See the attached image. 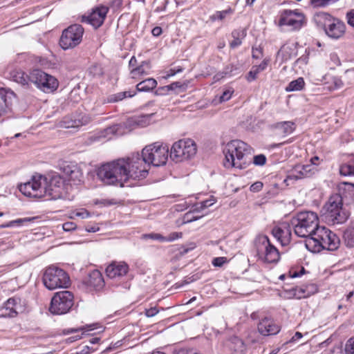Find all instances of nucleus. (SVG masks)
I'll list each match as a JSON object with an SVG mask.
<instances>
[{
  "instance_id": "obj_1",
  "label": "nucleus",
  "mask_w": 354,
  "mask_h": 354,
  "mask_svg": "<svg viewBox=\"0 0 354 354\" xmlns=\"http://www.w3.org/2000/svg\"><path fill=\"white\" fill-rule=\"evenodd\" d=\"M132 157L120 158L103 164L98 168L97 177L106 185L123 184L129 179L138 180L145 178V171H137L133 165Z\"/></svg>"
},
{
  "instance_id": "obj_2",
  "label": "nucleus",
  "mask_w": 354,
  "mask_h": 354,
  "mask_svg": "<svg viewBox=\"0 0 354 354\" xmlns=\"http://www.w3.org/2000/svg\"><path fill=\"white\" fill-rule=\"evenodd\" d=\"M64 181L59 175H53L49 180L41 175L34 176L32 179L19 186L25 196L33 198L48 196V199L60 198L64 193Z\"/></svg>"
},
{
  "instance_id": "obj_3",
  "label": "nucleus",
  "mask_w": 354,
  "mask_h": 354,
  "mask_svg": "<svg viewBox=\"0 0 354 354\" xmlns=\"http://www.w3.org/2000/svg\"><path fill=\"white\" fill-rule=\"evenodd\" d=\"M133 165L137 171H145V178L148 174L146 165L155 167L165 165L169 157V147L167 145L156 142L146 146L142 151V155L133 154Z\"/></svg>"
},
{
  "instance_id": "obj_4",
  "label": "nucleus",
  "mask_w": 354,
  "mask_h": 354,
  "mask_svg": "<svg viewBox=\"0 0 354 354\" xmlns=\"http://www.w3.org/2000/svg\"><path fill=\"white\" fill-rule=\"evenodd\" d=\"M223 165L226 168H245L250 162L252 148L240 140L229 142L223 148Z\"/></svg>"
},
{
  "instance_id": "obj_5",
  "label": "nucleus",
  "mask_w": 354,
  "mask_h": 354,
  "mask_svg": "<svg viewBox=\"0 0 354 354\" xmlns=\"http://www.w3.org/2000/svg\"><path fill=\"white\" fill-rule=\"evenodd\" d=\"M339 244L338 236L325 227H319L312 236L305 240L306 248L312 252H319L322 250L334 251Z\"/></svg>"
},
{
  "instance_id": "obj_6",
  "label": "nucleus",
  "mask_w": 354,
  "mask_h": 354,
  "mask_svg": "<svg viewBox=\"0 0 354 354\" xmlns=\"http://www.w3.org/2000/svg\"><path fill=\"white\" fill-rule=\"evenodd\" d=\"M295 234L302 238L308 239L318 230V217L313 212H301L298 213L291 220Z\"/></svg>"
},
{
  "instance_id": "obj_7",
  "label": "nucleus",
  "mask_w": 354,
  "mask_h": 354,
  "mask_svg": "<svg viewBox=\"0 0 354 354\" xmlns=\"http://www.w3.org/2000/svg\"><path fill=\"white\" fill-rule=\"evenodd\" d=\"M343 201L339 194H333L322 209L325 218L333 224H341L346 222L348 214L342 209Z\"/></svg>"
},
{
  "instance_id": "obj_8",
  "label": "nucleus",
  "mask_w": 354,
  "mask_h": 354,
  "mask_svg": "<svg viewBox=\"0 0 354 354\" xmlns=\"http://www.w3.org/2000/svg\"><path fill=\"white\" fill-rule=\"evenodd\" d=\"M255 246L259 259L266 263H277L280 259L279 250L271 244L268 237L260 234L255 239Z\"/></svg>"
},
{
  "instance_id": "obj_9",
  "label": "nucleus",
  "mask_w": 354,
  "mask_h": 354,
  "mask_svg": "<svg viewBox=\"0 0 354 354\" xmlns=\"http://www.w3.org/2000/svg\"><path fill=\"white\" fill-rule=\"evenodd\" d=\"M44 286L49 290L67 288L70 285L68 275L62 269L50 266L46 268L43 275Z\"/></svg>"
},
{
  "instance_id": "obj_10",
  "label": "nucleus",
  "mask_w": 354,
  "mask_h": 354,
  "mask_svg": "<svg viewBox=\"0 0 354 354\" xmlns=\"http://www.w3.org/2000/svg\"><path fill=\"white\" fill-rule=\"evenodd\" d=\"M196 145L190 140H180L174 142L170 151V158L179 162L194 157L196 153Z\"/></svg>"
},
{
  "instance_id": "obj_11",
  "label": "nucleus",
  "mask_w": 354,
  "mask_h": 354,
  "mask_svg": "<svg viewBox=\"0 0 354 354\" xmlns=\"http://www.w3.org/2000/svg\"><path fill=\"white\" fill-rule=\"evenodd\" d=\"M84 34V28L80 24H73L65 29L59 39V45L64 50L73 48L78 46Z\"/></svg>"
},
{
  "instance_id": "obj_12",
  "label": "nucleus",
  "mask_w": 354,
  "mask_h": 354,
  "mask_svg": "<svg viewBox=\"0 0 354 354\" xmlns=\"http://www.w3.org/2000/svg\"><path fill=\"white\" fill-rule=\"evenodd\" d=\"M73 304V294L67 290L61 291L53 297L49 310L53 314H65L69 311Z\"/></svg>"
},
{
  "instance_id": "obj_13",
  "label": "nucleus",
  "mask_w": 354,
  "mask_h": 354,
  "mask_svg": "<svg viewBox=\"0 0 354 354\" xmlns=\"http://www.w3.org/2000/svg\"><path fill=\"white\" fill-rule=\"evenodd\" d=\"M305 23V17L298 10H283L280 12L278 25L288 26L290 30H299Z\"/></svg>"
},
{
  "instance_id": "obj_14",
  "label": "nucleus",
  "mask_w": 354,
  "mask_h": 354,
  "mask_svg": "<svg viewBox=\"0 0 354 354\" xmlns=\"http://www.w3.org/2000/svg\"><path fill=\"white\" fill-rule=\"evenodd\" d=\"M30 82L44 92H51L57 88V80L45 72L35 69L30 74Z\"/></svg>"
},
{
  "instance_id": "obj_15",
  "label": "nucleus",
  "mask_w": 354,
  "mask_h": 354,
  "mask_svg": "<svg viewBox=\"0 0 354 354\" xmlns=\"http://www.w3.org/2000/svg\"><path fill=\"white\" fill-rule=\"evenodd\" d=\"M108 12V7L104 6H97L92 10L88 15H83L82 21L91 24L96 29L103 24Z\"/></svg>"
},
{
  "instance_id": "obj_16",
  "label": "nucleus",
  "mask_w": 354,
  "mask_h": 354,
  "mask_svg": "<svg viewBox=\"0 0 354 354\" xmlns=\"http://www.w3.org/2000/svg\"><path fill=\"white\" fill-rule=\"evenodd\" d=\"M24 306L19 297H12L8 299L5 303L3 307L1 309V317H15L19 313H23Z\"/></svg>"
},
{
  "instance_id": "obj_17",
  "label": "nucleus",
  "mask_w": 354,
  "mask_h": 354,
  "mask_svg": "<svg viewBox=\"0 0 354 354\" xmlns=\"http://www.w3.org/2000/svg\"><path fill=\"white\" fill-rule=\"evenodd\" d=\"M84 283L91 290L99 291L104 288V280L102 273L97 270H94L89 273Z\"/></svg>"
},
{
  "instance_id": "obj_18",
  "label": "nucleus",
  "mask_w": 354,
  "mask_h": 354,
  "mask_svg": "<svg viewBox=\"0 0 354 354\" xmlns=\"http://www.w3.org/2000/svg\"><path fill=\"white\" fill-rule=\"evenodd\" d=\"M129 266L124 262H113L107 266L106 273L110 279L120 278L127 274Z\"/></svg>"
},
{
  "instance_id": "obj_19",
  "label": "nucleus",
  "mask_w": 354,
  "mask_h": 354,
  "mask_svg": "<svg viewBox=\"0 0 354 354\" xmlns=\"http://www.w3.org/2000/svg\"><path fill=\"white\" fill-rule=\"evenodd\" d=\"M310 165H298L293 167L286 180H299L310 177L314 171Z\"/></svg>"
},
{
  "instance_id": "obj_20",
  "label": "nucleus",
  "mask_w": 354,
  "mask_h": 354,
  "mask_svg": "<svg viewBox=\"0 0 354 354\" xmlns=\"http://www.w3.org/2000/svg\"><path fill=\"white\" fill-rule=\"evenodd\" d=\"M0 116L11 110L12 100L15 97L13 91L6 88H0Z\"/></svg>"
},
{
  "instance_id": "obj_21",
  "label": "nucleus",
  "mask_w": 354,
  "mask_h": 354,
  "mask_svg": "<svg viewBox=\"0 0 354 354\" xmlns=\"http://www.w3.org/2000/svg\"><path fill=\"white\" fill-rule=\"evenodd\" d=\"M64 174L68 180L77 183L82 181L83 173L82 169L77 165L67 164L62 167Z\"/></svg>"
},
{
  "instance_id": "obj_22",
  "label": "nucleus",
  "mask_w": 354,
  "mask_h": 354,
  "mask_svg": "<svg viewBox=\"0 0 354 354\" xmlns=\"http://www.w3.org/2000/svg\"><path fill=\"white\" fill-rule=\"evenodd\" d=\"M258 330L263 335H272L277 334L280 328L272 319L264 318L259 322Z\"/></svg>"
},
{
  "instance_id": "obj_23",
  "label": "nucleus",
  "mask_w": 354,
  "mask_h": 354,
  "mask_svg": "<svg viewBox=\"0 0 354 354\" xmlns=\"http://www.w3.org/2000/svg\"><path fill=\"white\" fill-rule=\"evenodd\" d=\"M272 234L282 245H286L290 241L291 230L289 226H276L272 228Z\"/></svg>"
},
{
  "instance_id": "obj_24",
  "label": "nucleus",
  "mask_w": 354,
  "mask_h": 354,
  "mask_svg": "<svg viewBox=\"0 0 354 354\" xmlns=\"http://www.w3.org/2000/svg\"><path fill=\"white\" fill-rule=\"evenodd\" d=\"M345 28L344 23L335 18L333 21L325 30V32L331 38L338 39L344 35Z\"/></svg>"
},
{
  "instance_id": "obj_25",
  "label": "nucleus",
  "mask_w": 354,
  "mask_h": 354,
  "mask_svg": "<svg viewBox=\"0 0 354 354\" xmlns=\"http://www.w3.org/2000/svg\"><path fill=\"white\" fill-rule=\"evenodd\" d=\"M339 194L342 201L345 200L347 203L354 202V183L343 182L339 185Z\"/></svg>"
},
{
  "instance_id": "obj_26",
  "label": "nucleus",
  "mask_w": 354,
  "mask_h": 354,
  "mask_svg": "<svg viewBox=\"0 0 354 354\" xmlns=\"http://www.w3.org/2000/svg\"><path fill=\"white\" fill-rule=\"evenodd\" d=\"M182 236L181 232H172L169 234L167 236H164L158 233H150V234H145L142 235V239H151L153 240H157L160 242H171L174 241Z\"/></svg>"
},
{
  "instance_id": "obj_27",
  "label": "nucleus",
  "mask_w": 354,
  "mask_h": 354,
  "mask_svg": "<svg viewBox=\"0 0 354 354\" xmlns=\"http://www.w3.org/2000/svg\"><path fill=\"white\" fill-rule=\"evenodd\" d=\"M333 18L330 15L326 12H319L314 16V21L317 26L324 30L329 26Z\"/></svg>"
},
{
  "instance_id": "obj_28",
  "label": "nucleus",
  "mask_w": 354,
  "mask_h": 354,
  "mask_svg": "<svg viewBox=\"0 0 354 354\" xmlns=\"http://www.w3.org/2000/svg\"><path fill=\"white\" fill-rule=\"evenodd\" d=\"M296 55V48L293 45H283L277 53V57H281L282 62H286Z\"/></svg>"
},
{
  "instance_id": "obj_29",
  "label": "nucleus",
  "mask_w": 354,
  "mask_h": 354,
  "mask_svg": "<svg viewBox=\"0 0 354 354\" xmlns=\"http://www.w3.org/2000/svg\"><path fill=\"white\" fill-rule=\"evenodd\" d=\"M289 297L296 298L300 299L302 298L308 297L310 295V292L308 290V286L306 287H292L287 290Z\"/></svg>"
},
{
  "instance_id": "obj_30",
  "label": "nucleus",
  "mask_w": 354,
  "mask_h": 354,
  "mask_svg": "<svg viewBox=\"0 0 354 354\" xmlns=\"http://www.w3.org/2000/svg\"><path fill=\"white\" fill-rule=\"evenodd\" d=\"M10 77L11 80L22 86H28L30 82V75L25 74L20 70H14L10 72Z\"/></svg>"
},
{
  "instance_id": "obj_31",
  "label": "nucleus",
  "mask_w": 354,
  "mask_h": 354,
  "mask_svg": "<svg viewBox=\"0 0 354 354\" xmlns=\"http://www.w3.org/2000/svg\"><path fill=\"white\" fill-rule=\"evenodd\" d=\"M269 61L270 60L268 59H264L259 65L253 66L248 73L246 77L247 80L249 82L254 81L257 79L258 74L267 68Z\"/></svg>"
},
{
  "instance_id": "obj_32",
  "label": "nucleus",
  "mask_w": 354,
  "mask_h": 354,
  "mask_svg": "<svg viewBox=\"0 0 354 354\" xmlns=\"http://www.w3.org/2000/svg\"><path fill=\"white\" fill-rule=\"evenodd\" d=\"M157 86V82L153 78L146 79L136 85V90L139 92H147L153 90Z\"/></svg>"
},
{
  "instance_id": "obj_33",
  "label": "nucleus",
  "mask_w": 354,
  "mask_h": 354,
  "mask_svg": "<svg viewBox=\"0 0 354 354\" xmlns=\"http://www.w3.org/2000/svg\"><path fill=\"white\" fill-rule=\"evenodd\" d=\"M150 68V64L147 61H143L142 63L131 70V75L133 78H136L138 76L147 75V69Z\"/></svg>"
},
{
  "instance_id": "obj_34",
  "label": "nucleus",
  "mask_w": 354,
  "mask_h": 354,
  "mask_svg": "<svg viewBox=\"0 0 354 354\" xmlns=\"http://www.w3.org/2000/svg\"><path fill=\"white\" fill-rule=\"evenodd\" d=\"M339 173L342 176H354V157L348 162L340 165Z\"/></svg>"
},
{
  "instance_id": "obj_35",
  "label": "nucleus",
  "mask_w": 354,
  "mask_h": 354,
  "mask_svg": "<svg viewBox=\"0 0 354 354\" xmlns=\"http://www.w3.org/2000/svg\"><path fill=\"white\" fill-rule=\"evenodd\" d=\"M136 94V91H123L115 94H113L108 97V102H117L122 100L126 97H131Z\"/></svg>"
},
{
  "instance_id": "obj_36",
  "label": "nucleus",
  "mask_w": 354,
  "mask_h": 354,
  "mask_svg": "<svg viewBox=\"0 0 354 354\" xmlns=\"http://www.w3.org/2000/svg\"><path fill=\"white\" fill-rule=\"evenodd\" d=\"M295 124L290 121L279 122L277 124V129L284 135L290 134L295 129Z\"/></svg>"
},
{
  "instance_id": "obj_37",
  "label": "nucleus",
  "mask_w": 354,
  "mask_h": 354,
  "mask_svg": "<svg viewBox=\"0 0 354 354\" xmlns=\"http://www.w3.org/2000/svg\"><path fill=\"white\" fill-rule=\"evenodd\" d=\"M305 82L302 77H299L295 80H293L289 83L286 87V91H298L303 89L304 87Z\"/></svg>"
},
{
  "instance_id": "obj_38",
  "label": "nucleus",
  "mask_w": 354,
  "mask_h": 354,
  "mask_svg": "<svg viewBox=\"0 0 354 354\" xmlns=\"http://www.w3.org/2000/svg\"><path fill=\"white\" fill-rule=\"evenodd\" d=\"M240 69L241 65L239 64H230L224 68L223 74L225 76L236 75L241 72Z\"/></svg>"
},
{
  "instance_id": "obj_39",
  "label": "nucleus",
  "mask_w": 354,
  "mask_h": 354,
  "mask_svg": "<svg viewBox=\"0 0 354 354\" xmlns=\"http://www.w3.org/2000/svg\"><path fill=\"white\" fill-rule=\"evenodd\" d=\"M345 243L348 247H354V225L348 227L344 234Z\"/></svg>"
},
{
  "instance_id": "obj_40",
  "label": "nucleus",
  "mask_w": 354,
  "mask_h": 354,
  "mask_svg": "<svg viewBox=\"0 0 354 354\" xmlns=\"http://www.w3.org/2000/svg\"><path fill=\"white\" fill-rule=\"evenodd\" d=\"M232 36L234 39L230 42V46L231 48H234L241 44L242 41L240 37H244V32L236 30L232 32Z\"/></svg>"
},
{
  "instance_id": "obj_41",
  "label": "nucleus",
  "mask_w": 354,
  "mask_h": 354,
  "mask_svg": "<svg viewBox=\"0 0 354 354\" xmlns=\"http://www.w3.org/2000/svg\"><path fill=\"white\" fill-rule=\"evenodd\" d=\"M153 115V114L151 115H142L138 117H135L133 120V122L139 126L144 127L149 124V119Z\"/></svg>"
},
{
  "instance_id": "obj_42",
  "label": "nucleus",
  "mask_w": 354,
  "mask_h": 354,
  "mask_svg": "<svg viewBox=\"0 0 354 354\" xmlns=\"http://www.w3.org/2000/svg\"><path fill=\"white\" fill-rule=\"evenodd\" d=\"M339 0H310L314 7L323 8L333 4Z\"/></svg>"
},
{
  "instance_id": "obj_43",
  "label": "nucleus",
  "mask_w": 354,
  "mask_h": 354,
  "mask_svg": "<svg viewBox=\"0 0 354 354\" xmlns=\"http://www.w3.org/2000/svg\"><path fill=\"white\" fill-rule=\"evenodd\" d=\"M95 350L96 348L93 346H90L87 344H82L77 348L76 354H89Z\"/></svg>"
},
{
  "instance_id": "obj_44",
  "label": "nucleus",
  "mask_w": 354,
  "mask_h": 354,
  "mask_svg": "<svg viewBox=\"0 0 354 354\" xmlns=\"http://www.w3.org/2000/svg\"><path fill=\"white\" fill-rule=\"evenodd\" d=\"M215 201H216L214 198L203 201L197 205L196 209L198 211L203 210V209L212 205L215 203Z\"/></svg>"
},
{
  "instance_id": "obj_45",
  "label": "nucleus",
  "mask_w": 354,
  "mask_h": 354,
  "mask_svg": "<svg viewBox=\"0 0 354 354\" xmlns=\"http://www.w3.org/2000/svg\"><path fill=\"white\" fill-rule=\"evenodd\" d=\"M266 162V157L263 154H259L253 157V163L255 165L262 166Z\"/></svg>"
},
{
  "instance_id": "obj_46",
  "label": "nucleus",
  "mask_w": 354,
  "mask_h": 354,
  "mask_svg": "<svg viewBox=\"0 0 354 354\" xmlns=\"http://www.w3.org/2000/svg\"><path fill=\"white\" fill-rule=\"evenodd\" d=\"M346 354H354V337L350 338L345 346Z\"/></svg>"
},
{
  "instance_id": "obj_47",
  "label": "nucleus",
  "mask_w": 354,
  "mask_h": 354,
  "mask_svg": "<svg viewBox=\"0 0 354 354\" xmlns=\"http://www.w3.org/2000/svg\"><path fill=\"white\" fill-rule=\"evenodd\" d=\"M233 92V90L226 89L223 92L222 95L219 97L218 102H223L228 101L231 98Z\"/></svg>"
},
{
  "instance_id": "obj_48",
  "label": "nucleus",
  "mask_w": 354,
  "mask_h": 354,
  "mask_svg": "<svg viewBox=\"0 0 354 354\" xmlns=\"http://www.w3.org/2000/svg\"><path fill=\"white\" fill-rule=\"evenodd\" d=\"M165 88H167V91H174L176 89L184 91L185 86L179 82H175L170 84L169 85L166 86Z\"/></svg>"
},
{
  "instance_id": "obj_49",
  "label": "nucleus",
  "mask_w": 354,
  "mask_h": 354,
  "mask_svg": "<svg viewBox=\"0 0 354 354\" xmlns=\"http://www.w3.org/2000/svg\"><path fill=\"white\" fill-rule=\"evenodd\" d=\"M230 12H231L230 9L222 10V11H218L212 16V18L213 20H216V19L223 20L226 17L227 14H228Z\"/></svg>"
},
{
  "instance_id": "obj_50",
  "label": "nucleus",
  "mask_w": 354,
  "mask_h": 354,
  "mask_svg": "<svg viewBox=\"0 0 354 354\" xmlns=\"http://www.w3.org/2000/svg\"><path fill=\"white\" fill-rule=\"evenodd\" d=\"M35 218H18L16 220L11 221L12 223V227L15 225H21L25 223L30 222L33 221Z\"/></svg>"
},
{
  "instance_id": "obj_51",
  "label": "nucleus",
  "mask_w": 354,
  "mask_h": 354,
  "mask_svg": "<svg viewBox=\"0 0 354 354\" xmlns=\"http://www.w3.org/2000/svg\"><path fill=\"white\" fill-rule=\"evenodd\" d=\"M227 262L226 257H216L212 260V264L216 267H221Z\"/></svg>"
},
{
  "instance_id": "obj_52",
  "label": "nucleus",
  "mask_w": 354,
  "mask_h": 354,
  "mask_svg": "<svg viewBox=\"0 0 354 354\" xmlns=\"http://www.w3.org/2000/svg\"><path fill=\"white\" fill-rule=\"evenodd\" d=\"M76 224L73 222H66L62 225L64 231L69 232L76 229Z\"/></svg>"
},
{
  "instance_id": "obj_53",
  "label": "nucleus",
  "mask_w": 354,
  "mask_h": 354,
  "mask_svg": "<svg viewBox=\"0 0 354 354\" xmlns=\"http://www.w3.org/2000/svg\"><path fill=\"white\" fill-rule=\"evenodd\" d=\"M90 73L93 75H100L102 74V68L98 65H93L90 68Z\"/></svg>"
},
{
  "instance_id": "obj_54",
  "label": "nucleus",
  "mask_w": 354,
  "mask_h": 354,
  "mask_svg": "<svg viewBox=\"0 0 354 354\" xmlns=\"http://www.w3.org/2000/svg\"><path fill=\"white\" fill-rule=\"evenodd\" d=\"M159 310L156 307L150 308L149 309H146L145 315L148 317H152L158 314Z\"/></svg>"
},
{
  "instance_id": "obj_55",
  "label": "nucleus",
  "mask_w": 354,
  "mask_h": 354,
  "mask_svg": "<svg viewBox=\"0 0 354 354\" xmlns=\"http://www.w3.org/2000/svg\"><path fill=\"white\" fill-rule=\"evenodd\" d=\"M263 52L260 48H252V57L254 59H259L262 57Z\"/></svg>"
},
{
  "instance_id": "obj_56",
  "label": "nucleus",
  "mask_w": 354,
  "mask_h": 354,
  "mask_svg": "<svg viewBox=\"0 0 354 354\" xmlns=\"http://www.w3.org/2000/svg\"><path fill=\"white\" fill-rule=\"evenodd\" d=\"M303 337L302 333L300 332H296L295 335L292 337V338L287 342H286L285 344H288L289 343L296 342L299 339H300Z\"/></svg>"
},
{
  "instance_id": "obj_57",
  "label": "nucleus",
  "mask_w": 354,
  "mask_h": 354,
  "mask_svg": "<svg viewBox=\"0 0 354 354\" xmlns=\"http://www.w3.org/2000/svg\"><path fill=\"white\" fill-rule=\"evenodd\" d=\"M263 187V183L261 182H256L250 186V190L252 192H259Z\"/></svg>"
},
{
  "instance_id": "obj_58",
  "label": "nucleus",
  "mask_w": 354,
  "mask_h": 354,
  "mask_svg": "<svg viewBox=\"0 0 354 354\" xmlns=\"http://www.w3.org/2000/svg\"><path fill=\"white\" fill-rule=\"evenodd\" d=\"M75 216L80 217L82 218H86L89 217L90 214L88 211H86L85 209H82L81 211L77 212L75 213Z\"/></svg>"
},
{
  "instance_id": "obj_59",
  "label": "nucleus",
  "mask_w": 354,
  "mask_h": 354,
  "mask_svg": "<svg viewBox=\"0 0 354 354\" xmlns=\"http://www.w3.org/2000/svg\"><path fill=\"white\" fill-rule=\"evenodd\" d=\"M348 24L354 27V10H351L347 14Z\"/></svg>"
},
{
  "instance_id": "obj_60",
  "label": "nucleus",
  "mask_w": 354,
  "mask_h": 354,
  "mask_svg": "<svg viewBox=\"0 0 354 354\" xmlns=\"http://www.w3.org/2000/svg\"><path fill=\"white\" fill-rule=\"evenodd\" d=\"M308 61V56H301L299 59H297L295 62V64H303L306 65Z\"/></svg>"
},
{
  "instance_id": "obj_61",
  "label": "nucleus",
  "mask_w": 354,
  "mask_h": 354,
  "mask_svg": "<svg viewBox=\"0 0 354 354\" xmlns=\"http://www.w3.org/2000/svg\"><path fill=\"white\" fill-rule=\"evenodd\" d=\"M304 271H305L304 268H301L300 272H298L297 271H290L289 272L290 278L297 277L300 276L302 273H304Z\"/></svg>"
},
{
  "instance_id": "obj_62",
  "label": "nucleus",
  "mask_w": 354,
  "mask_h": 354,
  "mask_svg": "<svg viewBox=\"0 0 354 354\" xmlns=\"http://www.w3.org/2000/svg\"><path fill=\"white\" fill-rule=\"evenodd\" d=\"M234 342L237 344V346H238L237 351L242 352L244 348V344H243V342H242V340L240 339H238V338H235Z\"/></svg>"
},
{
  "instance_id": "obj_63",
  "label": "nucleus",
  "mask_w": 354,
  "mask_h": 354,
  "mask_svg": "<svg viewBox=\"0 0 354 354\" xmlns=\"http://www.w3.org/2000/svg\"><path fill=\"white\" fill-rule=\"evenodd\" d=\"M162 28L160 26H156L151 30L152 35L155 37L160 36L162 34Z\"/></svg>"
},
{
  "instance_id": "obj_64",
  "label": "nucleus",
  "mask_w": 354,
  "mask_h": 354,
  "mask_svg": "<svg viewBox=\"0 0 354 354\" xmlns=\"http://www.w3.org/2000/svg\"><path fill=\"white\" fill-rule=\"evenodd\" d=\"M137 59L136 58L133 56L131 58V59L129 60V66L130 68H135V67H137Z\"/></svg>"
}]
</instances>
